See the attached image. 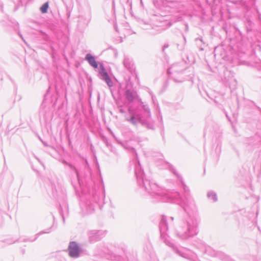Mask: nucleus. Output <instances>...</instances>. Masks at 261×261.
Segmentation results:
<instances>
[{
	"instance_id": "obj_1",
	"label": "nucleus",
	"mask_w": 261,
	"mask_h": 261,
	"mask_svg": "<svg viewBox=\"0 0 261 261\" xmlns=\"http://www.w3.org/2000/svg\"><path fill=\"white\" fill-rule=\"evenodd\" d=\"M135 172L138 184L139 185L142 184V186L144 188L145 191L152 197L155 198L161 197V199L164 201L176 202L180 204L183 208L184 203L188 199H191L195 204L194 199L190 195L189 189L179 177L178 176L185 192L184 199L181 198L180 195L178 192L165 193L163 192L162 189L156 184L146 179L139 161H138L137 164L135 165Z\"/></svg>"
},
{
	"instance_id": "obj_2",
	"label": "nucleus",
	"mask_w": 261,
	"mask_h": 261,
	"mask_svg": "<svg viewBox=\"0 0 261 261\" xmlns=\"http://www.w3.org/2000/svg\"><path fill=\"white\" fill-rule=\"evenodd\" d=\"M184 210L186 214V221L178 223L175 227V233L178 238L185 240L197 233L198 213L196 204L191 199L184 203Z\"/></svg>"
},
{
	"instance_id": "obj_3",
	"label": "nucleus",
	"mask_w": 261,
	"mask_h": 261,
	"mask_svg": "<svg viewBox=\"0 0 261 261\" xmlns=\"http://www.w3.org/2000/svg\"><path fill=\"white\" fill-rule=\"evenodd\" d=\"M168 224L167 223V218L165 216H163L160 224V228L161 237L164 238L165 243L172 248L175 252L181 257L190 259L192 261H199L196 259V255L195 253L192 252L191 250L185 249L183 250H178L174 245V244L167 238L163 237V234L166 232L168 229Z\"/></svg>"
},
{
	"instance_id": "obj_4",
	"label": "nucleus",
	"mask_w": 261,
	"mask_h": 261,
	"mask_svg": "<svg viewBox=\"0 0 261 261\" xmlns=\"http://www.w3.org/2000/svg\"><path fill=\"white\" fill-rule=\"evenodd\" d=\"M130 116H126L125 119L131 124L136 125L138 123H141L143 126L149 129L154 128V123L149 120H143L138 115L134 114L133 112L129 110Z\"/></svg>"
},
{
	"instance_id": "obj_5",
	"label": "nucleus",
	"mask_w": 261,
	"mask_h": 261,
	"mask_svg": "<svg viewBox=\"0 0 261 261\" xmlns=\"http://www.w3.org/2000/svg\"><path fill=\"white\" fill-rule=\"evenodd\" d=\"M183 71V68L179 64H175L172 65L168 69V73L169 75H170L172 78L174 79V80L176 82H182L184 80L178 79L177 75L178 74H181L182 71Z\"/></svg>"
},
{
	"instance_id": "obj_6",
	"label": "nucleus",
	"mask_w": 261,
	"mask_h": 261,
	"mask_svg": "<svg viewBox=\"0 0 261 261\" xmlns=\"http://www.w3.org/2000/svg\"><path fill=\"white\" fill-rule=\"evenodd\" d=\"M99 74L100 78L106 82L109 87L113 86V82L102 64L99 66Z\"/></svg>"
},
{
	"instance_id": "obj_7",
	"label": "nucleus",
	"mask_w": 261,
	"mask_h": 261,
	"mask_svg": "<svg viewBox=\"0 0 261 261\" xmlns=\"http://www.w3.org/2000/svg\"><path fill=\"white\" fill-rule=\"evenodd\" d=\"M105 234V232L102 230H92L88 232L89 238L91 242L100 240Z\"/></svg>"
},
{
	"instance_id": "obj_8",
	"label": "nucleus",
	"mask_w": 261,
	"mask_h": 261,
	"mask_svg": "<svg viewBox=\"0 0 261 261\" xmlns=\"http://www.w3.org/2000/svg\"><path fill=\"white\" fill-rule=\"evenodd\" d=\"M69 255L74 258L78 257L80 256V250L77 244L74 242H71L68 247Z\"/></svg>"
},
{
	"instance_id": "obj_9",
	"label": "nucleus",
	"mask_w": 261,
	"mask_h": 261,
	"mask_svg": "<svg viewBox=\"0 0 261 261\" xmlns=\"http://www.w3.org/2000/svg\"><path fill=\"white\" fill-rule=\"evenodd\" d=\"M91 18V15L90 13L84 14L80 16L79 23L84 25H87L90 22Z\"/></svg>"
},
{
	"instance_id": "obj_10",
	"label": "nucleus",
	"mask_w": 261,
	"mask_h": 261,
	"mask_svg": "<svg viewBox=\"0 0 261 261\" xmlns=\"http://www.w3.org/2000/svg\"><path fill=\"white\" fill-rule=\"evenodd\" d=\"M85 60L93 68H97L98 67V64L96 61L94 57H93L91 54H87L85 56Z\"/></svg>"
},
{
	"instance_id": "obj_11",
	"label": "nucleus",
	"mask_w": 261,
	"mask_h": 261,
	"mask_svg": "<svg viewBox=\"0 0 261 261\" xmlns=\"http://www.w3.org/2000/svg\"><path fill=\"white\" fill-rule=\"evenodd\" d=\"M123 65L128 69H131L133 67V62L130 58L125 56L123 60Z\"/></svg>"
},
{
	"instance_id": "obj_12",
	"label": "nucleus",
	"mask_w": 261,
	"mask_h": 261,
	"mask_svg": "<svg viewBox=\"0 0 261 261\" xmlns=\"http://www.w3.org/2000/svg\"><path fill=\"white\" fill-rule=\"evenodd\" d=\"M125 95L127 100L130 102H133L135 97V94L129 90H126Z\"/></svg>"
},
{
	"instance_id": "obj_13",
	"label": "nucleus",
	"mask_w": 261,
	"mask_h": 261,
	"mask_svg": "<svg viewBox=\"0 0 261 261\" xmlns=\"http://www.w3.org/2000/svg\"><path fill=\"white\" fill-rule=\"evenodd\" d=\"M207 197L213 200V201H216L217 200V194L213 191H209L207 194Z\"/></svg>"
},
{
	"instance_id": "obj_14",
	"label": "nucleus",
	"mask_w": 261,
	"mask_h": 261,
	"mask_svg": "<svg viewBox=\"0 0 261 261\" xmlns=\"http://www.w3.org/2000/svg\"><path fill=\"white\" fill-rule=\"evenodd\" d=\"M48 8V3L46 2L44 3L40 8V11L42 13H46L47 12Z\"/></svg>"
},
{
	"instance_id": "obj_15",
	"label": "nucleus",
	"mask_w": 261,
	"mask_h": 261,
	"mask_svg": "<svg viewBox=\"0 0 261 261\" xmlns=\"http://www.w3.org/2000/svg\"><path fill=\"white\" fill-rule=\"evenodd\" d=\"M64 163L65 164L68 165L69 166V167L74 171V172L75 173V174L76 175V177H77V179H79V173L77 169L75 168V167L74 166H73V165H72L71 164L67 163L66 162H64Z\"/></svg>"
},
{
	"instance_id": "obj_16",
	"label": "nucleus",
	"mask_w": 261,
	"mask_h": 261,
	"mask_svg": "<svg viewBox=\"0 0 261 261\" xmlns=\"http://www.w3.org/2000/svg\"><path fill=\"white\" fill-rule=\"evenodd\" d=\"M51 227H50L49 228L46 229V230H43V231H41L39 232H38V233H37L36 234V237L35 238V239L33 240H35L39 236L41 235V234H44V233H48L50 232L51 231Z\"/></svg>"
},
{
	"instance_id": "obj_17",
	"label": "nucleus",
	"mask_w": 261,
	"mask_h": 261,
	"mask_svg": "<svg viewBox=\"0 0 261 261\" xmlns=\"http://www.w3.org/2000/svg\"><path fill=\"white\" fill-rule=\"evenodd\" d=\"M94 206L92 204H88L87 206L86 212H84L85 214H90L91 213L94 211Z\"/></svg>"
},
{
	"instance_id": "obj_18",
	"label": "nucleus",
	"mask_w": 261,
	"mask_h": 261,
	"mask_svg": "<svg viewBox=\"0 0 261 261\" xmlns=\"http://www.w3.org/2000/svg\"><path fill=\"white\" fill-rule=\"evenodd\" d=\"M143 108L144 111L147 113V117H149L150 115L149 109L148 108V107L147 106L144 105L143 106Z\"/></svg>"
},
{
	"instance_id": "obj_19",
	"label": "nucleus",
	"mask_w": 261,
	"mask_h": 261,
	"mask_svg": "<svg viewBox=\"0 0 261 261\" xmlns=\"http://www.w3.org/2000/svg\"><path fill=\"white\" fill-rule=\"evenodd\" d=\"M218 255L221 258V259L226 261L227 260V256L222 253H218Z\"/></svg>"
},
{
	"instance_id": "obj_20",
	"label": "nucleus",
	"mask_w": 261,
	"mask_h": 261,
	"mask_svg": "<svg viewBox=\"0 0 261 261\" xmlns=\"http://www.w3.org/2000/svg\"><path fill=\"white\" fill-rule=\"evenodd\" d=\"M199 248L202 250H203L205 252L207 251V249L205 248V246L203 243H201V245L200 247H199Z\"/></svg>"
},
{
	"instance_id": "obj_21",
	"label": "nucleus",
	"mask_w": 261,
	"mask_h": 261,
	"mask_svg": "<svg viewBox=\"0 0 261 261\" xmlns=\"http://www.w3.org/2000/svg\"><path fill=\"white\" fill-rule=\"evenodd\" d=\"M168 166V168H169V170H171V171H172V172H173L174 174L176 175V172H175V170L174 169V168H173V167H172V165H169V164Z\"/></svg>"
},
{
	"instance_id": "obj_22",
	"label": "nucleus",
	"mask_w": 261,
	"mask_h": 261,
	"mask_svg": "<svg viewBox=\"0 0 261 261\" xmlns=\"http://www.w3.org/2000/svg\"><path fill=\"white\" fill-rule=\"evenodd\" d=\"M168 47H169V45L168 44H164L163 47V49H162L163 51H164V50L166 48H168Z\"/></svg>"
},
{
	"instance_id": "obj_23",
	"label": "nucleus",
	"mask_w": 261,
	"mask_h": 261,
	"mask_svg": "<svg viewBox=\"0 0 261 261\" xmlns=\"http://www.w3.org/2000/svg\"><path fill=\"white\" fill-rule=\"evenodd\" d=\"M115 257V258H114L115 260H117L118 261H121L120 256H116V257Z\"/></svg>"
},
{
	"instance_id": "obj_24",
	"label": "nucleus",
	"mask_w": 261,
	"mask_h": 261,
	"mask_svg": "<svg viewBox=\"0 0 261 261\" xmlns=\"http://www.w3.org/2000/svg\"><path fill=\"white\" fill-rule=\"evenodd\" d=\"M170 219L171 220V221H173V217H171L170 218Z\"/></svg>"
},
{
	"instance_id": "obj_25",
	"label": "nucleus",
	"mask_w": 261,
	"mask_h": 261,
	"mask_svg": "<svg viewBox=\"0 0 261 261\" xmlns=\"http://www.w3.org/2000/svg\"><path fill=\"white\" fill-rule=\"evenodd\" d=\"M182 49H183V47H181L179 48V49H180V50H181Z\"/></svg>"
},
{
	"instance_id": "obj_26",
	"label": "nucleus",
	"mask_w": 261,
	"mask_h": 261,
	"mask_svg": "<svg viewBox=\"0 0 261 261\" xmlns=\"http://www.w3.org/2000/svg\"><path fill=\"white\" fill-rule=\"evenodd\" d=\"M120 111L121 113H123V110H122V109H121V110H120Z\"/></svg>"
},
{
	"instance_id": "obj_27",
	"label": "nucleus",
	"mask_w": 261,
	"mask_h": 261,
	"mask_svg": "<svg viewBox=\"0 0 261 261\" xmlns=\"http://www.w3.org/2000/svg\"><path fill=\"white\" fill-rule=\"evenodd\" d=\"M184 40H185V42H186V38H184Z\"/></svg>"
}]
</instances>
